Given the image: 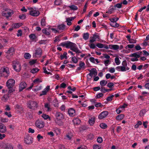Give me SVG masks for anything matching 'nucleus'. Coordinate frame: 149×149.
Returning a JSON list of instances; mask_svg holds the SVG:
<instances>
[{
  "mask_svg": "<svg viewBox=\"0 0 149 149\" xmlns=\"http://www.w3.org/2000/svg\"><path fill=\"white\" fill-rule=\"evenodd\" d=\"M122 65V66L117 67L116 68V70L119 71L125 72L129 70L130 68L127 66V63L126 61H123Z\"/></svg>",
  "mask_w": 149,
  "mask_h": 149,
  "instance_id": "obj_1",
  "label": "nucleus"
},
{
  "mask_svg": "<svg viewBox=\"0 0 149 149\" xmlns=\"http://www.w3.org/2000/svg\"><path fill=\"white\" fill-rule=\"evenodd\" d=\"M0 73L2 76L4 77H8L10 74L8 68L5 67L2 68L0 71Z\"/></svg>",
  "mask_w": 149,
  "mask_h": 149,
  "instance_id": "obj_2",
  "label": "nucleus"
},
{
  "mask_svg": "<svg viewBox=\"0 0 149 149\" xmlns=\"http://www.w3.org/2000/svg\"><path fill=\"white\" fill-rule=\"evenodd\" d=\"M12 66L14 69L17 72H19L21 70V65L19 62L15 61H13Z\"/></svg>",
  "mask_w": 149,
  "mask_h": 149,
  "instance_id": "obj_3",
  "label": "nucleus"
},
{
  "mask_svg": "<svg viewBox=\"0 0 149 149\" xmlns=\"http://www.w3.org/2000/svg\"><path fill=\"white\" fill-rule=\"evenodd\" d=\"M27 107L31 109H34L38 107V103L34 101H29L27 103Z\"/></svg>",
  "mask_w": 149,
  "mask_h": 149,
  "instance_id": "obj_4",
  "label": "nucleus"
},
{
  "mask_svg": "<svg viewBox=\"0 0 149 149\" xmlns=\"http://www.w3.org/2000/svg\"><path fill=\"white\" fill-rule=\"evenodd\" d=\"M30 10L29 13L32 16L36 17L37 16L40 14V13L38 10H36V8L31 7L28 8Z\"/></svg>",
  "mask_w": 149,
  "mask_h": 149,
  "instance_id": "obj_5",
  "label": "nucleus"
},
{
  "mask_svg": "<svg viewBox=\"0 0 149 149\" xmlns=\"http://www.w3.org/2000/svg\"><path fill=\"white\" fill-rule=\"evenodd\" d=\"M15 82L14 79H10L6 82V86L8 88H13L14 86Z\"/></svg>",
  "mask_w": 149,
  "mask_h": 149,
  "instance_id": "obj_6",
  "label": "nucleus"
},
{
  "mask_svg": "<svg viewBox=\"0 0 149 149\" xmlns=\"http://www.w3.org/2000/svg\"><path fill=\"white\" fill-rule=\"evenodd\" d=\"M36 125L38 128L41 129L44 127L45 124L44 123L42 120H38L36 122Z\"/></svg>",
  "mask_w": 149,
  "mask_h": 149,
  "instance_id": "obj_7",
  "label": "nucleus"
},
{
  "mask_svg": "<svg viewBox=\"0 0 149 149\" xmlns=\"http://www.w3.org/2000/svg\"><path fill=\"white\" fill-rule=\"evenodd\" d=\"M108 114V112L107 111H104L102 112L99 115L98 118L100 119H101L106 117Z\"/></svg>",
  "mask_w": 149,
  "mask_h": 149,
  "instance_id": "obj_8",
  "label": "nucleus"
},
{
  "mask_svg": "<svg viewBox=\"0 0 149 149\" xmlns=\"http://www.w3.org/2000/svg\"><path fill=\"white\" fill-rule=\"evenodd\" d=\"M13 14V12L12 10H10L9 11L3 12L2 13L3 16L6 17L7 18L11 16Z\"/></svg>",
  "mask_w": 149,
  "mask_h": 149,
  "instance_id": "obj_9",
  "label": "nucleus"
},
{
  "mask_svg": "<svg viewBox=\"0 0 149 149\" xmlns=\"http://www.w3.org/2000/svg\"><path fill=\"white\" fill-rule=\"evenodd\" d=\"M2 145V148L4 149H13V146L10 143H3Z\"/></svg>",
  "mask_w": 149,
  "mask_h": 149,
  "instance_id": "obj_10",
  "label": "nucleus"
},
{
  "mask_svg": "<svg viewBox=\"0 0 149 149\" xmlns=\"http://www.w3.org/2000/svg\"><path fill=\"white\" fill-rule=\"evenodd\" d=\"M33 138L29 136H27L24 138V141L26 144H30L32 142Z\"/></svg>",
  "mask_w": 149,
  "mask_h": 149,
  "instance_id": "obj_11",
  "label": "nucleus"
},
{
  "mask_svg": "<svg viewBox=\"0 0 149 149\" xmlns=\"http://www.w3.org/2000/svg\"><path fill=\"white\" fill-rule=\"evenodd\" d=\"M97 39H98V40L100 39L99 36L96 34H93V37L90 40L89 42L90 43H93L96 41Z\"/></svg>",
  "mask_w": 149,
  "mask_h": 149,
  "instance_id": "obj_12",
  "label": "nucleus"
},
{
  "mask_svg": "<svg viewBox=\"0 0 149 149\" xmlns=\"http://www.w3.org/2000/svg\"><path fill=\"white\" fill-rule=\"evenodd\" d=\"M75 18V17L67 18L65 22L67 23V25L68 26L71 25L72 24L71 21L73 20Z\"/></svg>",
  "mask_w": 149,
  "mask_h": 149,
  "instance_id": "obj_13",
  "label": "nucleus"
},
{
  "mask_svg": "<svg viewBox=\"0 0 149 149\" xmlns=\"http://www.w3.org/2000/svg\"><path fill=\"white\" fill-rule=\"evenodd\" d=\"M55 115L56 119H63L64 118L63 114L59 112H56Z\"/></svg>",
  "mask_w": 149,
  "mask_h": 149,
  "instance_id": "obj_14",
  "label": "nucleus"
},
{
  "mask_svg": "<svg viewBox=\"0 0 149 149\" xmlns=\"http://www.w3.org/2000/svg\"><path fill=\"white\" fill-rule=\"evenodd\" d=\"M42 53V50L40 48H37L35 51V56H41Z\"/></svg>",
  "mask_w": 149,
  "mask_h": 149,
  "instance_id": "obj_15",
  "label": "nucleus"
},
{
  "mask_svg": "<svg viewBox=\"0 0 149 149\" xmlns=\"http://www.w3.org/2000/svg\"><path fill=\"white\" fill-rule=\"evenodd\" d=\"M76 44L70 41H67V48H69L71 50L74 47Z\"/></svg>",
  "mask_w": 149,
  "mask_h": 149,
  "instance_id": "obj_16",
  "label": "nucleus"
},
{
  "mask_svg": "<svg viewBox=\"0 0 149 149\" xmlns=\"http://www.w3.org/2000/svg\"><path fill=\"white\" fill-rule=\"evenodd\" d=\"M50 89V86H47L44 90L42 91V93L40 95V96H42L43 95H45L46 94L47 92L49 91Z\"/></svg>",
  "mask_w": 149,
  "mask_h": 149,
  "instance_id": "obj_17",
  "label": "nucleus"
},
{
  "mask_svg": "<svg viewBox=\"0 0 149 149\" xmlns=\"http://www.w3.org/2000/svg\"><path fill=\"white\" fill-rule=\"evenodd\" d=\"M6 131V129L3 124L0 123V132L4 133Z\"/></svg>",
  "mask_w": 149,
  "mask_h": 149,
  "instance_id": "obj_18",
  "label": "nucleus"
},
{
  "mask_svg": "<svg viewBox=\"0 0 149 149\" xmlns=\"http://www.w3.org/2000/svg\"><path fill=\"white\" fill-rule=\"evenodd\" d=\"M26 85H27L25 82H21L19 86V91H21L23 89H24L26 87Z\"/></svg>",
  "mask_w": 149,
  "mask_h": 149,
  "instance_id": "obj_19",
  "label": "nucleus"
},
{
  "mask_svg": "<svg viewBox=\"0 0 149 149\" xmlns=\"http://www.w3.org/2000/svg\"><path fill=\"white\" fill-rule=\"evenodd\" d=\"M69 115L72 117L74 116L75 115V111L72 108H70L68 111Z\"/></svg>",
  "mask_w": 149,
  "mask_h": 149,
  "instance_id": "obj_20",
  "label": "nucleus"
},
{
  "mask_svg": "<svg viewBox=\"0 0 149 149\" xmlns=\"http://www.w3.org/2000/svg\"><path fill=\"white\" fill-rule=\"evenodd\" d=\"M109 48L111 49L117 50L119 49V45H109Z\"/></svg>",
  "mask_w": 149,
  "mask_h": 149,
  "instance_id": "obj_21",
  "label": "nucleus"
},
{
  "mask_svg": "<svg viewBox=\"0 0 149 149\" xmlns=\"http://www.w3.org/2000/svg\"><path fill=\"white\" fill-rule=\"evenodd\" d=\"M9 97L8 94L7 95H4L1 98V100L4 102H6L8 100Z\"/></svg>",
  "mask_w": 149,
  "mask_h": 149,
  "instance_id": "obj_22",
  "label": "nucleus"
},
{
  "mask_svg": "<svg viewBox=\"0 0 149 149\" xmlns=\"http://www.w3.org/2000/svg\"><path fill=\"white\" fill-rule=\"evenodd\" d=\"M63 119H55V122L59 126L62 125H63V122L62 121Z\"/></svg>",
  "mask_w": 149,
  "mask_h": 149,
  "instance_id": "obj_23",
  "label": "nucleus"
},
{
  "mask_svg": "<svg viewBox=\"0 0 149 149\" xmlns=\"http://www.w3.org/2000/svg\"><path fill=\"white\" fill-rule=\"evenodd\" d=\"M95 121V118L93 116L89 119L88 122L90 125H93Z\"/></svg>",
  "mask_w": 149,
  "mask_h": 149,
  "instance_id": "obj_24",
  "label": "nucleus"
},
{
  "mask_svg": "<svg viewBox=\"0 0 149 149\" xmlns=\"http://www.w3.org/2000/svg\"><path fill=\"white\" fill-rule=\"evenodd\" d=\"M42 31L43 33L47 35H49L51 33V31L49 29H43Z\"/></svg>",
  "mask_w": 149,
  "mask_h": 149,
  "instance_id": "obj_25",
  "label": "nucleus"
},
{
  "mask_svg": "<svg viewBox=\"0 0 149 149\" xmlns=\"http://www.w3.org/2000/svg\"><path fill=\"white\" fill-rule=\"evenodd\" d=\"M130 57H133L137 58H139L140 57V54H139V52L137 53H135L131 54L130 55Z\"/></svg>",
  "mask_w": 149,
  "mask_h": 149,
  "instance_id": "obj_26",
  "label": "nucleus"
},
{
  "mask_svg": "<svg viewBox=\"0 0 149 149\" xmlns=\"http://www.w3.org/2000/svg\"><path fill=\"white\" fill-rule=\"evenodd\" d=\"M83 38L85 40H87L89 37V34L88 33H84L83 34Z\"/></svg>",
  "mask_w": 149,
  "mask_h": 149,
  "instance_id": "obj_27",
  "label": "nucleus"
},
{
  "mask_svg": "<svg viewBox=\"0 0 149 149\" xmlns=\"http://www.w3.org/2000/svg\"><path fill=\"white\" fill-rule=\"evenodd\" d=\"M89 72H91L93 75L94 76H96L97 74V72L96 69L93 68L91 70H89Z\"/></svg>",
  "mask_w": 149,
  "mask_h": 149,
  "instance_id": "obj_28",
  "label": "nucleus"
},
{
  "mask_svg": "<svg viewBox=\"0 0 149 149\" xmlns=\"http://www.w3.org/2000/svg\"><path fill=\"white\" fill-rule=\"evenodd\" d=\"M73 121L74 124L76 125L79 124L80 123V120L78 118H76L74 119L73 120Z\"/></svg>",
  "mask_w": 149,
  "mask_h": 149,
  "instance_id": "obj_29",
  "label": "nucleus"
},
{
  "mask_svg": "<svg viewBox=\"0 0 149 149\" xmlns=\"http://www.w3.org/2000/svg\"><path fill=\"white\" fill-rule=\"evenodd\" d=\"M22 23H16L13 24L12 26L14 28H17L22 26Z\"/></svg>",
  "mask_w": 149,
  "mask_h": 149,
  "instance_id": "obj_30",
  "label": "nucleus"
},
{
  "mask_svg": "<svg viewBox=\"0 0 149 149\" xmlns=\"http://www.w3.org/2000/svg\"><path fill=\"white\" fill-rule=\"evenodd\" d=\"M124 114H121L118 115L116 118V119L118 120H122L124 117Z\"/></svg>",
  "mask_w": 149,
  "mask_h": 149,
  "instance_id": "obj_31",
  "label": "nucleus"
},
{
  "mask_svg": "<svg viewBox=\"0 0 149 149\" xmlns=\"http://www.w3.org/2000/svg\"><path fill=\"white\" fill-rule=\"evenodd\" d=\"M71 50L76 52L77 54L81 52L80 50L78 49V47H77L76 45L74 47H73Z\"/></svg>",
  "mask_w": 149,
  "mask_h": 149,
  "instance_id": "obj_32",
  "label": "nucleus"
},
{
  "mask_svg": "<svg viewBox=\"0 0 149 149\" xmlns=\"http://www.w3.org/2000/svg\"><path fill=\"white\" fill-rule=\"evenodd\" d=\"M85 63L81 61L79 62V66L82 68L83 70H84L85 68Z\"/></svg>",
  "mask_w": 149,
  "mask_h": 149,
  "instance_id": "obj_33",
  "label": "nucleus"
},
{
  "mask_svg": "<svg viewBox=\"0 0 149 149\" xmlns=\"http://www.w3.org/2000/svg\"><path fill=\"white\" fill-rule=\"evenodd\" d=\"M68 7L72 10H77L78 9L77 7L74 5H72L70 6H68Z\"/></svg>",
  "mask_w": 149,
  "mask_h": 149,
  "instance_id": "obj_34",
  "label": "nucleus"
},
{
  "mask_svg": "<svg viewBox=\"0 0 149 149\" xmlns=\"http://www.w3.org/2000/svg\"><path fill=\"white\" fill-rule=\"evenodd\" d=\"M29 37L32 41H34L36 38V35L33 34H31L29 36Z\"/></svg>",
  "mask_w": 149,
  "mask_h": 149,
  "instance_id": "obj_35",
  "label": "nucleus"
},
{
  "mask_svg": "<svg viewBox=\"0 0 149 149\" xmlns=\"http://www.w3.org/2000/svg\"><path fill=\"white\" fill-rule=\"evenodd\" d=\"M58 28L60 30H63L65 28V25L63 24L59 25L58 26Z\"/></svg>",
  "mask_w": 149,
  "mask_h": 149,
  "instance_id": "obj_36",
  "label": "nucleus"
},
{
  "mask_svg": "<svg viewBox=\"0 0 149 149\" xmlns=\"http://www.w3.org/2000/svg\"><path fill=\"white\" fill-rule=\"evenodd\" d=\"M107 81L103 80L101 81L100 82V85L102 86H103L106 85V84H107Z\"/></svg>",
  "mask_w": 149,
  "mask_h": 149,
  "instance_id": "obj_37",
  "label": "nucleus"
},
{
  "mask_svg": "<svg viewBox=\"0 0 149 149\" xmlns=\"http://www.w3.org/2000/svg\"><path fill=\"white\" fill-rule=\"evenodd\" d=\"M24 57L26 59H29L30 58L31 55L29 53H26L24 54Z\"/></svg>",
  "mask_w": 149,
  "mask_h": 149,
  "instance_id": "obj_38",
  "label": "nucleus"
},
{
  "mask_svg": "<svg viewBox=\"0 0 149 149\" xmlns=\"http://www.w3.org/2000/svg\"><path fill=\"white\" fill-rule=\"evenodd\" d=\"M110 24L111 26L114 27H117L119 26V24H118L115 22H111Z\"/></svg>",
  "mask_w": 149,
  "mask_h": 149,
  "instance_id": "obj_39",
  "label": "nucleus"
},
{
  "mask_svg": "<svg viewBox=\"0 0 149 149\" xmlns=\"http://www.w3.org/2000/svg\"><path fill=\"white\" fill-rule=\"evenodd\" d=\"M41 26H46V23L45 22V17H43L41 19Z\"/></svg>",
  "mask_w": 149,
  "mask_h": 149,
  "instance_id": "obj_40",
  "label": "nucleus"
},
{
  "mask_svg": "<svg viewBox=\"0 0 149 149\" xmlns=\"http://www.w3.org/2000/svg\"><path fill=\"white\" fill-rule=\"evenodd\" d=\"M42 81H41L39 79L37 78L35 79L33 81V84H38L39 83L42 82Z\"/></svg>",
  "mask_w": 149,
  "mask_h": 149,
  "instance_id": "obj_41",
  "label": "nucleus"
},
{
  "mask_svg": "<svg viewBox=\"0 0 149 149\" xmlns=\"http://www.w3.org/2000/svg\"><path fill=\"white\" fill-rule=\"evenodd\" d=\"M39 70V69L38 68H35L32 69L31 70V72L33 74L35 73L38 72Z\"/></svg>",
  "mask_w": 149,
  "mask_h": 149,
  "instance_id": "obj_42",
  "label": "nucleus"
},
{
  "mask_svg": "<svg viewBox=\"0 0 149 149\" xmlns=\"http://www.w3.org/2000/svg\"><path fill=\"white\" fill-rule=\"evenodd\" d=\"M72 136V135L71 133H68L66 135V139L70 140Z\"/></svg>",
  "mask_w": 149,
  "mask_h": 149,
  "instance_id": "obj_43",
  "label": "nucleus"
},
{
  "mask_svg": "<svg viewBox=\"0 0 149 149\" xmlns=\"http://www.w3.org/2000/svg\"><path fill=\"white\" fill-rule=\"evenodd\" d=\"M67 53L66 52H65L63 53V55H61L60 56L61 59V60H63L64 58L65 59H67Z\"/></svg>",
  "mask_w": 149,
  "mask_h": 149,
  "instance_id": "obj_44",
  "label": "nucleus"
},
{
  "mask_svg": "<svg viewBox=\"0 0 149 149\" xmlns=\"http://www.w3.org/2000/svg\"><path fill=\"white\" fill-rule=\"evenodd\" d=\"M100 126L101 128L103 129L106 128L107 127V125L104 123H102L100 124Z\"/></svg>",
  "mask_w": 149,
  "mask_h": 149,
  "instance_id": "obj_45",
  "label": "nucleus"
},
{
  "mask_svg": "<svg viewBox=\"0 0 149 149\" xmlns=\"http://www.w3.org/2000/svg\"><path fill=\"white\" fill-rule=\"evenodd\" d=\"M54 4L57 6L60 5L62 3L61 0H56L54 2Z\"/></svg>",
  "mask_w": 149,
  "mask_h": 149,
  "instance_id": "obj_46",
  "label": "nucleus"
},
{
  "mask_svg": "<svg viewBox=\"0 0 149 149\" xmlns=\"http://www.w3.org/2000/svg\"><path fill=\"white\" fill-rule=\"evenodd\" d=\"M115 62L117 65H119L120 63V60L118 57H116L115 58Z\"/></svg>",
  "mask_w": 149,
  "mask_h": 149,
  "instance_id": "obj_47",
  "label": "nucleus"
},
{
  "mask_svg": "<svg viewBox=\"0 0 149 149\" xmlns=\"http://www.w3.org/2000/svg\"><path fill=\"white\" fill-rule=\"evenodd\" d=\"M104 63L105 66H107L110 63L111 61L109 59H107L104 61Z\"/></svg>",
  "mask_w": 149,
  "mask_h": 149,
  "instance_id": "obj_48",
  "label": "nucleus"
},
{
  "mask_svg": "<svg viewBox=\"0 0 149 149\" xmlns=\"http://www.w3.org/2000/svg\"><path fill=\"white\" fill-rule=\"evenodd\" d=\"M146 110L145 109L142 110L140 112L139 115L141 116H143L146 113Z\"/></svg>",
  "mask_w": 149,
  "mask_h": 149,
  "instance_id": "obj_49",
  "label": "nucleus"
},
{
  "mask_svg": "<svg viewBox=\"0 0 149 149\" xmlns=\"http://www.w3.org/2000/svg\"><path fill=\"white\" fill-rule=\"evenodd\" d=\"M104 45L102 44L97 43L96 46L99 48H102L104 47Z\"/></svg>",
  "mask_w": 149,
  "mask_h": 149,
  "instance_id": "obj_50",
  "label": "nucleus"
},
{
  "mask_svg": "<svg viewBox=\"0 0 149 149\" xmlns=\"http://www.w3.org/2000/svg\"><path fill=\"white\" fill-rule=\"evenodd\" d=\"M54 130L56 132L57 134H59L61 133L60 130L57 128H54Z\"/></svg>",
  "mask_w": 149,
  "mask_h": 149,
  "instance_id": "obj_51",
  "label": "nucleus"
},
{
  "mask_svg": "<svg viewBox=\"0 0 149 149\" xmlns=\"http://www.w3.org/2000/svg\"><path fill=\"white\" fill-rule=\"evenodd\" d=\"M26 17V15L23 14L19 15V18L22 20H24L25 19Z\"/></svg>",
  "mask_w": 149,
  "mask_h": 149,
  "instance_id": "obj_52",
  "label": "nucleus"
},
{
  "mask_svg": "<svg viewBox=\"0 0 149 149\" xmlns=\"http://www.w3.org/2000/svg\"><path fill=\"white\" fill-rule=\"evenodd\" d=\"M71 60L73 63H77L78 62V60L75 56L71 58Z\"/></svg>",
  "mask_w": 149,
  "mask_h": 149,
  "instance_id": "obj_53",
  "label": "nucleus"
},
{
  "mask_svg": "<svg viewBox=\"0 0 149 149\" xmlns=\"http://www.w3.org/2000/svg\"><path fill=\"white\" fill-rule=\"evenodd\" d=\"M118 18H110V21L111 22H116L118 20Z\"/></svg>",
  "mask_w": 149,
  "mask_h": 149,
  "instance_id": "obj_54",
  "label": "nucleus"
},
{
  "mask_svg": "<svg viewBox=\"0 0 149 149\" xmlns=\"http://www.w3.org/2000/svg\"><path fill=\"white\" fill-rule=\"evenodd\" d=\"M45 107L47 109V111H49L50 110V105L48 103H46L45 104Z\"/></svg>",
  "mask_w": 149,
  "mask_h": 149,
  "instance_id": "obj_55",
  "label": "nucleus"
},
{
  "mask_svg": "<svg viewBox=\"0 0 149 149\" xmlns=\"http://www.w3.org/2000/svg\"><path fill=\"white\" fill-rule=\"evenodd\" d=\"M107 89H106L104 87H102L101 88L100 91L104 93L107 92Z\"/></svg>",
  "mask_w": 149,
  "mask_h": 149,
  "instance_id": "obj_56",
  "label": "nucleus"
},
{
  "mask_svg": "<svg viewBox=\"0 0 149 149\" xmlns=\"http://www.w3.org/2000/svg\"><path fill=\"white\" fill-rule=\"evenodd\" d=\"M14 49L13 47H10L7 51V53L10 54L14 52Z\"/></svg>",
  "mask_w": 149,
  "mask_h": 149,
  "instance_id": "obj_57",
  "label": "nucleus"
},
{
  "mask_svg": "<svg viewBox=\"0 0 149 149\" xmlns=\"http://www.w3.org/2000/svg\"><path fill=\"white\" fill-rule=\"evenodd\" d=\"M43 69L44 70V71H43L44 73H45L48 74H52L50 72H48L46 70V68L45 67H43Z\"/></svg>",
  "mask_w": 149,
  "mask_h": 149,
  "instance_id": "obj_58",
  "label": "nucleus"
},
{
  "mask_svg": "<svg viewBox=\"0 0 149 149\" xmlns=\"http://www.w3.org/2000/svg\"><path fill=\"white\" fill-rule=\"evenodd\" d=\"M101 147L100 145H95L93 146V149H100Z\"/></svg>",
  "mask_w": 149,
  "mask_h": 149,
  "instance_id": "obj_59",
  "label": "nucleus"
},
{
  "mask_svg": "<svg viewBox=\"0 0 149 149\" xmlns=\"http://www.w3.org/2000/svg\"><path fill=\"white\" fill-rule=\"evenodd\" d=\"M36 60H32L30 61L29 63L30 65H32L36 63Z\"/></svg>",
  "mask_w": 149,
  "mask_h": 149,
  "instance_id": "obj_60",
  "label": "nucleus"
},
{
  "mask_svg": "<svg viewBox=\"0 0 149 149\" xmlns=\"http://www.w3.org/2000/svg\"><path fill=\"white\" fill-rule=\"evenodd\" d=\"M129 41L130 43L134 44L136 43V40L131 39Z\"/></svg>",
  "mask_w": 149,
  "mask_h": 149,
  "instance_id": "obj_61",
  "label": "nucleus"
},
{
  "mask_svg": "<svg viewBox=\"0 0 149 149\" xmlns=\"http://www.w3.org/2000/svg\"><path fill=\"white\" fill-rule=\"evenodd\" d=\"M22 31L21 30H19L17 31V36L18 37L21 36H22Z\"/></svg>",
  "mask_w": 149,
  "mask_h": 149,
  "instance_id": "obj_62",
  "label": "nucleus"
},
{
  "mask_svg": "<svg viewBox=\"0 0 149 149\" xmlns=\"http://www.w3.org/2000/svg\"><path fill=\"white\" fill-rule=\"evenodd\" d=\"M42 116L43 118L45 119V120L49 118V117L48 115L45 114H43Z\"/></svg>",
  "mask_w": 149,
  "mask_h": 149,
  "instance_id": "obj_63",
  "label": "nucleus"
},
{
  "mask_svg": "<svg viewBox=\"0 0 149 149\" xmlns=\"http://www.w3.org/2000/svg\"><path fill=\"white\" fill-rule=\"evenodd\" d=\"M103 95L102 93H100L98 94L96 96V97L97 98H100V97H102Z\"/></svg>",
  "mask_w": 149,
  "mask_h": 149,
  "instance_id": "obj_64",
  "label": "nucleus"
}]
</instances>
